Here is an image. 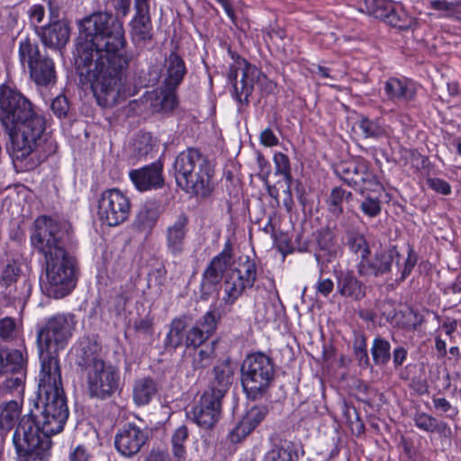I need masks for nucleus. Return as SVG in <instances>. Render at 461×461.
I'll return each instance as SVG.
<instances>
[{
    "instance_id": "1",
    "label": "nucleus",
    "mask_w": 461,
    "mask_h": 461,
    "mask_svg": "<svg viewBox=\"0 0 461 461\" xmlns=\"http://www.w3.org/2000/svg\"><path fill=\"white\" fill-rule=\"evenodd\" d=\"M132 0H113L116 15L95 12L79 23L77 71L90 83L97 104L112 107L117 104L122 90V77L131 56L124 51L127 41L123 21Z\"/></svg>"
},
{
    "instance_id": "2",
    "label": "nucleus",
    "mask_w": 461,
    "mask_h": 461,
    "mask_svg": "<svg viewBox=\"0 0 461 461\" xmlns=\"http://www.w3.org/2000/svg\"><path fill=\"white\" fill-rule=\"evenodd\" d=\"M0 123L8 136L6 151L22 170L36 168L55 152L45 118L21 92L5 85L0 86Z\"/></svg>"
},
{
    "instance_id": "3",
    "label": "nucleus",
    "mask_w": 461,
    "mask_h": 461,
    "mask_svg": "<svg viewBox=\"0 0 461 461\" xmlns=\"http://www.w3.org/2000/svg\"><path fill=\"white\" fill-rule=\"evenodd\" d=\"M34 227L31 244L44 258L41 287L50 297L63 298L77 285V259L66 249L71 239L70 226L42 216L35 221Z\"/></svg>"
},
{
    "instance_id": "4",
    "label": "nucleus",
    "mask_w": 461,
    "mask_h": 461,
    "mask_svg": "<svg viewBox=\"0 0 461 461\" xmlns=\"http://www.w3.org/2000/svg\"><path fill=\"white\" fill-rule=\"evenodd\" d=\"M68 408L61 375L55 362L45 364L39 375L37 399L16 428L32 427L36 436L51 439L61 432L68 418Z\"/></svg>"
},
{
    "instance_id": "5",
    "label": "nucleus",
    "mask_w": 461,
    "mask_h": 461,
    "mask_svg": "<svg viewBox=\"0 0 461 461\" xmlns=\"http://www.w3.org/2000/svg\"><path fill=\"white\" fill-rule=\"evenodd\" d=\"M176 183L186 194L207 197L213 190V169L199 149L188 148L180 152L173 164Z\"/></svg>"
},
{
    "instance_id": "6",
    "label": "nucleus",
    "mask_w": 461,
    "mask_h": 461,
    "mask_svg": "<svg viewBox=\"0 0 461 461\" xmlns=\"http://www.w3.org/2000/svg\"><path fill=\"white\" fill-rule=\"evenodd\" d=\"M75 315L58 313L46 319L37 330V347L41 359V371L44 365L55 362L59 375H61L58 354L68 344L76 329Z\"/></svg>"
},
{
    "instance_id": "7",
    "label": "nucleus",
    "mask_w": 461,
    "mask_h": 461,
    "mask_svg": "<svg viewBox=\"0 0 461 461\" xmlns=\"http://www.w3.org/2000/svg\"><path fill=\"white\" fill-rule=\"evenodd\" d=\"M18 57L21 67L28 70L30 79L40 87H51L56 84L55 63L41 51L38 42L29 37L20 41Z\"/></svg>"
},
{
    "instance_id": "8",
    "label": "nucleus",
    "mask_w": 461,
    "mask_h": 461,
    "mask_svg": "<svg viewBox=\"0 0 461 461\" xmlns=\"http://www.w3.org/2000/svg\"><path fill=\"white\" fill-rule=\"evenodd\" d=\"M228 80L232 85V95L242 106L249 103L254 86L258 83L262 91L267 94L274 92L276 85L269 80L255 66L250 65L245 59L238 57L235 64L231 65L228 72Z\"/></svg>"
},
{
    "instance_id": "9",
    "label": "nucleus",
    "mask_w": 461,
    "mask_h": 461,
    "mask_svg": "<svg viewBox=\"0 0 461 461\" xmlns=\"http://www.w3.org/2000/svg\"><path fill=\"white\" fill-rule=\"evenodd\" d=\"M395 258L396 266L401 271L400 280L403 281L410 276L418 261V255L411 244H408L407 258L402 266L399 260L400 253L396 250L395 247H393L392 249L376 252L372 258L367 257L364 260H359L356 266L357 272L361 277H378L384 276L391 271Z\"/></svg>"
},
{
    "instance_id": "10",
    "label": "nucleus",
    "mask_w": 461,
    "mask_h": 461,
    "mask_svg": "<svg viewBox=\"0 0 461 461\" xmlns=\"http://www.w3.org/2000/svg\"><path fill=\"white\" fill-rule=\"evenodd\" d=\"M273 360L258 352L246 357L241 366V384L247 395L255 400L260 397L274 379Z\"/></svg>"
},
{
    "instance_id": "11",
    "label": "nucleus",
    "mask_w": 461,
    "mask_h": 461,
    "mask_svg": "<svg viewBox=\"0 0 461 461\" xmlns=\"http://www.w3.org/2000/svg\"><path fill=\"white\" fill-rule=\"evenodd\" d=\"M32 427L15 428L12 444L14 447L15 461H49L51 455L52 440L36 436Z\"/></svg>"
},
{
    "instance_id": "12",
    "label": "nucleus",
    "mask_w": 461,
    "mask_h": 461,
    "mask_svg": "<svg viewBox=\"0 0 461 461\" xmlns=\"http://www.w3.org/2000/svg\"><path fill=\"white\" fill-rule=\"evenodd\" d=\"M86 393L91 399L105 401L120 388L121 375L117 367L103 364L85 374Z\"/></svg>"
},
{
    "instance_id": "13",
    "label": "nucleus",
    "mask_w": 461,
    "mask_h": 461,
    "mask_svg": "<svg viewBox=\"0 0 461 461\" xmlns=\"http://www.w3.org/2000/svg\"><path fill=\"white\" fill-rule=\"evenodd\" d=\"M130 212V199L121 190L111 188L101 194L97 213L104 223L118 226L129 218Z\"/></svg>"
},
{
    "instance_id": "14",
    "label": "nucleus",
    "mask_w": 461,
    "mask_h": 461,
    "mask_svg": "<svg viewBox=\"0 0 461 461\" xmlns=\"http://www.w3.org/2000/svg\"><path fill=\"white\" fill-rule=\"evenodd\" d=\"M334 173L344 184L360 194L380 186L377 177L369 170L366 161L341 162L335 167Z\"/></svg>"
},
{
    "instance_id": "15",
    "label": "nucleus",
    "mask_w": 461,
    "mask_h": 461,
    "mask_svg": "<svg viewBox=\"0 0 461 461\" xmlns=\"http://www.w3.org/2000/svg\"><path fill=\"white\" fill-rule=\"evenodd\" d=\"M232 257V244L230 240H228L224 244L222 251L212 258L203 273L201 281L202 300H207L209 296L216 291L224 271L230 265Z\"/></svg>"
},
{
    "instance_id": "16",
    "label": "nucleus",
    "mask_w": 461,
    "mask_h": 461,
    "mask_svg": "<svg viewBox=\"0 0 461 461\" xmlns=\"http://www.w3.org/2000/svg\"><path fill=\"white\" fill-rule=\"evenodd\" d=\"M148 439L147 433L134 423L123 426L115 435L114 445L124 456H132L140 452Z\"/></svg>"
},
{
    "instance_id": "17",
    "label": "nucleus",
    "mask_w": 461,
    "mask_h": 461,
    "mask_svg": "<svg viewBox=\"0 0 461 461\" xmlns=\"http://www.w3.org/2000/svg\"><path fill=\"white\" fill-rule=\"evenodd\" d=\"M221 404L222 399L204 392L192 411L194 421L201 428L212 429L220 420Z\"/></svg>"
},
{
    "instance_id": "18",
    "label": "nucleus",
    "mask_w": 461,
    "mask_h": 461,
    "mask_svg": "<svg viewBox=\"0 0 461 461\" xmlns=\"http://www.w3.org/2000/svg\"><path fill=\"white\" fill-rule=\"evenodd\" d=\"M149 0H135V14L130 23L132 41L137 44L152 40L153 26L149 14Z\"/></svg>"
},
{
    "instance_id": "19",
    "label": "nucleus",
    "mask_w": 461,
    "mask_h": 461,
    "mask_svg": "<svg viewBox=\"0 0 461 461\" xmlns=\"http://www.w3.org/2000/svg\"><path fill=\"white\" fill-rule=\"evenodd\" d=\"M235 367L229 358L218 362L210 373L205 393L223 399L234 378Z\"/></svg>"
},
{
    "instance_id": "20",
    "label": "nucleus",
    "mask_w": 461,
    "mask_h": 461,
    "mask_svg": "<svg viewBox=\"0 0 461 461\" xmlns=\"http://www.w3.org/2000/svg\"><path fill=\"white\" fill-rule=\"evenodd\" d=\"M129 176L135 187L140 192L158 189L165 184L163 165L160 161L153 162L139 169H133Z\"/></svg>"
},
{
    "instance_id": "21",
    "label": "nucleus",
    "mask_w": 461,
    "mask_h": 461,
    "mask_svg": "<svg viewBox=\"0 0 461 461\" xmlns=\"http://www.w3.org/2000/svg\"><path fill=\"white\" fill-rule=\"evenodd\" d=\"M50 18V23L41 28V39L42 43L55 50H61L69 41L70 26L68 21L58 18Z\"/></svg>"
},
{
    "instance_id": "22",
    "label": "nucleus",
    "mask_w": 461,
    "mask_h": 461,
    "mask_svg": "<svg viewBox=\"0 0 461 461\" xmlns=\"http://www.w3.org/2000/svg\"><path fill=\"white\" fill-rule=\"evenodd\" d=\"M189 219L185 213H180L166 229V247L173 257H179L185 250V238L188 232Z\"/></svg>"
},
{
    "instance_id": "23",
    "label": "nucleus",
    "mask_w": 461,
    "mask_h": 461,
    "mask_svg": "<svg viewBox=\"0 0 461 461\" xmlns=\"http://www.w3.org/2000/svg\"><path fill=\"white\" fill-rule=\"evenodd\" d=\"M267 413L268 408L266 405L251 407L229 433L230 440L232 443L240 442L262 422Z\"/></svg>"
},
{
    "instance_id": "24",
    "label": "nucleus",
    "mask_w": 461,
    "mask_h": 461,
    "mask_svg": "<svg viewBox=\"0 0 461 461\" xmlns=\"http://www.w3.org/2000/svg\"><path fill=\"white\" fill-rule=\"evenodd\" d=\"M337 293L344 299L360 302L366 295V284L358 279L353 270L341 271L337 276Z\"/></svg>"
},
{
    "instance_id": "25",
    "label": "nucleus",
    "mask_w": 461,
    "mask_h": 461,
    "mask_svg": "<svg viewBox=\"0 0 461 461\" xmlns=\"http://www.w3.org/2000/svg\"><path fill=\"white\" fill-rule=\"evenodd\" d=\"M384 89L388 100L406 104L415 100L418 86L406 77H390L384 82Z\"/></svg>"
},
{
    "instance_id": "26",
    "label": "nucleus",
    "mask_w": 461,
    "mask_h": 461,
    "mask_svg": "<svg viewBox=\"0 0 461 461\" xmlns=\"http://www.w3.org/2000/svg\"><path fill=\"white\" fill-rule=\"evenodd\" d=\"M318 250L315 258L321 267V272L328 264L334 262L340 255L341 249L337 244L335 236L329 229L321 230L317 236Z\"/></svg>"
},
{
    "instance_id": "27",
    "label": "nucleus",
    "mask_w": 461,
    "mask_h": 461,
    "mask_svg": "<svg viewBox=\"0 0 461 461\" xmlns=\"http://www.w3.org/2000/svg\"><path fill=\"white\" fill-rule=\"evenodd\" d=\"M104 363L100 356L99 347L95 342L89 339L80 342L76 353V364L84 374Z\"/></svg>"
},
{
    "instance_id": "28",
    "label": "nucleus",
    "mask_w": 461,
    "mask_h": 461,
    "mask_svg": "<svg viewBox=\"0 0 461 461\" xmlns=\"http://www.w3.org/2000/svg\"><path fill=\"white\" fill-rule=\"evenodd\" d=\"M23 404L15 400L3 402L0 403V432L5 437L11 430H14L20 423Z\"/></svg>"
},
{
    "instance_id": "29",
    "label": "nucleus",
    "mask_w": 461,
    "mask_h": 461,
    "mask_svg": "<svg viewBox=\"0 0 461 461\" xmlns=\"http://www.w3.org/2000/svg\"><path fill=\"white\" fill-rule=\"evenodd\" d=\"M27 359L23 352L15 348H0V374L26 370Z\"/></svg>"
},
{
    "instance_id": "30",
    "label": "nucleus",
    "mask_w": 461,
    "mask_h": 461,
    "mask_svg": "<svg viewBox=\"0 0 461 461\" xmlns=\"http://www.w3.org/2000/svg\"><path fill=\"white\" fill-rule=\"evenodd\" d=\"M158 392V384L151 377H141L135 381L132 389V398L136 405L149 404Z\"/></svg>"
},
{
    "instance_id": "31",
    "label": "nucleus",
    "mask_w": 461,
    "mask_h": 461,
    "mask_svg": "<svg viewBox=\"0 0 461 461\" xmlns=\"http://www.w3.org/2000/svg\"><path fill=\"white\" fill-rule=\"evenodd\" d=\"M166 77L164 80L165 86L171 89H176L182 82L186 68L184 60L176 53L173 52L166 59Z\"/></svg>"
},
{
    "instance_id": "32",
    "label": "nucleus",
    "mask_w": 461,
    "mask_h": 461,
    "mask_svg": "<svg viewBox=\"0 0 461 461\" xmlns=\"http://www.w3.org/2000/svg\"><path fill=\"white\" fill-rule=\"evenodd\" d=\"M247 288L250 287L245 285L242 280V276L230 271L224 281V295L222 297V301L226 305H233Z\"/></svg>"
},
{
    "instance_id": "33",
    "label": "nucleus",
    "mask_w": 461,
    "mask_h": 461,
    "mask_svg": "<svg viewBox=\"0 0 461 461\" xmlns=\"http://www.w3.org/2000/svg\"><path fill=\"white\" fill-rule=\"evenodd\" d=\"M159 216L160 211L158 206L146 205L139 212L134 225L139 231L148 236L151 234Z\"/></svg>"
},
{
    "instance_id": "34",
    "label": "nucleus",
    "mask_w": 461,
    "mask_h": 461,
    "mask_svg": "<svg viewBox=\"0 0 461 461\" xmlns=\"http://www.w3.org/2000/svg\"><path fill=\"white\" fill-rule=\"evenodd\" d=\"M186 328V321L185 318L173 319L165 339V347L167 348L176 349L181 346H185Z\"/></svg>"
},
{
    "instance_id": "35",
    "label": "nucleus",
    "mask_w": 461,
    "mask_h": 461,
    "mask_svg": "<svg viewBox=\"0 0 461 461\" xmlns=\"http://www.w3.org/2000/svg\"><path fill=\"white\" fill-rule=\"evenodd\" d=\"M346 247L349 251L358 257L360 260L366 259L371 254L369 243L364 234L355 230L346 231Z\"/></svg>"
},
{
    "instance_id": "36",
    "label": "nucleus",
    "mask_w": 461,
    "mask_h": 461,
    "mask_svg": "<svg viewBox=\"0 0 461 461\" xmlns=\"http://www.w3.org/2000/svg\"><path fill=\"white\" fill-rule=\"evenodd\" d=\"M32 293V285L26 277L3 289L4 295L13 303L24 305Z\"/></svg>"
},
{
    "instance_id": "37",
    "label": "nucleus",
    "mask_w": 461,
    "mask_h": 461,
    "mask_svg": "<svg viewBox=\"0 0 461 461\" xmlns=\"http://www.w3.org/2000/svg\"><path fill=\"white\" fill-rule=\"evenodd\" d=\"M189 437V429L185 425L176 428L171 436V452L176 461H185L187 451L185 442Z\"/></svg>"
},
{
    "instance_id": "38",
    "label": "nucleus",
    "mask_w": 461,
    "mask_h": 461,
    "mask_svg": "<svg viewBox=\"0 0 461 461\" xmlns=\"http://www.w3.org/2000/svg\"><path fill=\"white\" fill-rule=\"evenodd\" d=\"M217 341L212 340L195 349L192 357V367L194 370L204 369L211 366L216 357Z\"/></svg>"
},
{
    "instance_id": "39",
    "label": "nucleus",
    "mask_w": 461,
    "mask_h": 461,
    "mask_svg": "<svg viewBox=\"0 0 461 461\" xmlns=\"http://www.w3.org/2000/svg\"><path fill=\"white\" fill-rule=\"evenodd\" d=\"M352 199L351 192H348L339 186L334 187L326 200L328 210L333 216L339 218L344 212L343 203L350 202Z\"/></svg>"
},
{
    "instance_id": "40",
    "label": "nucleus",
    "mask_w": 461,
    "mask_h": 461,
    "mask_svg": "<svg viewBox=\"0 0 461 461\" xmlns=\"http://www.w3.org/2000/svg\"><path fill=\"white\" fill-rule=\"evenodd\" d=\"M285 312V307L278 295L270 296L263 304L262 308L258 309V314L261 316L262 321L266 322H275Z\"/></svg>"
},
{
    "instance_id": "41",
    "label": "nucleus",
    "mask_w": 461,
    "mask_h": 461,
    "mask_svg": "<svg viewBox=\"0 0 461 461\" xmlns=\"http://www.w3.org/2000/svg\"><path fill=\"white\" fill-rule=\"evenodd\" d=\"M383 19L389 25L400 30H408L412 23L411 17L406 14L402 6L393 2Z\"/></svg>"
},
{
    "instance_id": "42",
    "label": "nucleus",
    "mask_w": 461,
    "mask_h": 461,
    "mask_svg": "<svg viewBox=\"0 0 461 461\" xmlns=\"http://www.w3.org/2000/svg\"><path fill=\"white\" fill-rule=\"evenodd\" d=\"M413 422L417 428L426 432H444L448 426L444 421H438L435 417L424 411H416Z\"/></svg>"
},
{
    "instance_id": "43",
    "label": "nucleus",
    "mask_w": 461,
    "mask_h": 461,
    "mask_svg": "<svg viewBox=\"0 0 461 461\" xmlns=\"http://www.w3.org/2000/svg\"><path fill=\"white\" fill-rule=\"evenodd\" d=\"M371 355L375 366H386L392 357L389 341L380 336L375 337L372 343Z\"/></svg>"
},
{
    "instance_id": "44",
    "label": "nucleus",
    "mask_w": 461,
    "mask_h": 461,
    "mask_svg": "<svg viewBox=\"0 0 461 461\" xmlns=\"http://www.w3.org/2000/svg\"><path fill=\"white\" fill-rule=\"evenodd\" d=\"M24 278H26V276L23 274L20 263L11 260L6 263L1 271L0 286L5 289Z\"/></svg>"
},
{
    "instance_id": "45",
    "label": "nucleus",
    "mask_w": 461,
    "mask_h": 461,
    "mask_svg": "<svg viewBox=\"0 0 461 461\" xmlns=\"http://www.w3.org/2000/svg\"><path fill=\"white\" fill-rule=\"evenodd\" d=\"M429 6L438 12L439 18H448L461 13V1L431 0Z\"/></svg>"
},
{
    "instance_id": "46",
    "label": "nucleus",
    "mask_w": 461,
    "mask_h": 461,
    "mask_svg": "<svg viewBox=\"0 0 461 461\" xmlns=\"http://www.w3.org/2000/svg\"><path fill=\"white\" fill-rule=\"evenodd\" d=\"M358 127L365 138L379 139L386 136L385 128L377 120L363 117L358 122Z\"/></svg>"
},
{
    "instance_id": "47",
    "label": "nucleus",
    "mask_w": 461,
    "mask_h": 461,
    "mask_svg": "<svg viewBox=\"0 0 461 461\" xmlns=\"http://www.w3.org/2000/svg\"><path fill=\"white\" fill-rule=\"evenodd\" d=\"M176 89H171L165 86L164 88H161L159 91H156L153 95L156 97V101L158 103L154 104L153 106L156 107L159 105V110L163 112L172 111L176 105V98L175 95Z\"/></svg>"
},
{
    "instance_id": "48",
    "label": "nucleus",
    "mask_w": 461,
    "mask_h": 461,
    "mask_svg": "<svg viewBox=\"0 0 461 461\" xmlns=\"http://www.w3.org/2000/svg\"><path fill=\"white\" fill-rule=\"evenodd\" d=\"M231 271L241 276L245 285H249L250 288L254 285L257 279V265L255 261L249 259V257H246L245 261L240 263L239 267Z\"/></svg>"
},
{
    "instance_id": "49",
    "label": "nucleus",
    "mask_w": 461,
    "mask_h": 461,
    "mask_svg": "<svg viewBox=\"0 0 461 461\" xmlns=\"http://www.w3.org/2000/svg\"><path fill=\"white\" fill-rule=\"evenodd\" d=\"M10 375L11 376L6 378L3 384H0V388L9 393L22 392L24 387L26 370L10 373Z\"/></svg>"
},
{
    "instance_id": "50",
    "label": "nucleus",
    "mask_w": 461,
    "mask_h": 461,
    "mask_svg": "<svg viewBox=\"0 0 461 461\" xmlns=\"http://www.w3.org/2000/svg\"><path fill=\"white\" fill-rule=\"evenodd\" d=\"M274 162L276 173L283 175L288 185H290L292 175L289 158L284 153L277 152L274 155ZM287 192L290 194V186L287 187Z\"/></svg>"
},
{
    "instance_id": "51",
    "label": "nucleus",
    "mask_w": 461,
    "mask_h": 461,
    "mask_svg": "<svg viewBox=\"0 0 461 461\" xmlns=\"http://www.w3.org/2000/svg\"><path fill=\"white\" fill-rule=\"evenodd\" d=\"M220 319V313L215 311H208L201 317L195 325L199 326L208 337H211L215 331Z\"/></svg>"
},
{
    "instance_id": "52",
    "label": "nucleus",
    "mask_w": 461,
    "mask_h": 461,
    "mask_svg": "<svg viewBox=\"0 0 461 461\" xmlns=\"http://www.w3.org/2000/svg\"><path fill=\"white\" fill-rule=\"evenodd\" d=\"M209 337L203 331V330L199 326H193L192 328L187 330L186 337H185V347L186 348H194L197 349L201 346L206 344V340Z\"/></svg>"
},
{
    "instance_id": "53",
    "label": "nucleus",
    "mask_w": 461,
    "mask_h": 461,
    "mask_svg": "<svg viewBox=\"0 0 461 461\" xmlns=\"http://www.w3.org/2000/svg\"><path fill=\"white\" fill-rule=\"evenodd\" d=\"M134 152L139 158L148 156L154 148L152 136L149 133H143L140 135L135 140Z\"/></svg>"
},
{
    "instance_id": "54",
    "label": "nucleus",
    "mask_w": 461,
    "mask_h": 461,
    "mask_svg": "<svg viewBox=\"0 0 461 461\" xmlns=\"http://www.w3.org/2000/svg\"><path fill=\"white\" fill-rule=\"evenodd\" d=\"M18 330L15 320L5 317L0 320V338L5 341H12L17 338Z\"/></svg>"
},
{
    "instance_id": "55",
    "label": "nucleus",
    "mask_w": 461,
    "mask_h": 461,
    "mask_svg": "<svg viewBox=\"0 0 461 461\" xmlns=\"http://www.w3.org/2000/svg\"><path fill=\"white\" fill-rule=\"evenodd\" d=\"M432 403L434 409L438 412L445 414L447 418L454 419L458 414V409L453 406L445 397L434 395L432 396Z\"/></svg>"
},
{
    "instance_id": "56",
    "label": "nucleus",
    "mask_w": 461,
    "mask_h": 461,
    "mask_svg": "<svg viewBox=\"0 0 461 461\" xmlns=\"http://www.w3.org/2000/svg\"><path fill=\"white\" fill-rule=\"evenodd\" d=\"M366 6L369 13L375 17L384 18L385 13L393 4L391 0H365Z\"/></svg>"
},
{
    "instance_id": "57",
    "label": "nucleus",
    "mask_w": 461,
    "mask_h": 461,
    "mask_svg": "<svg viewBox=\"0 0 461 461\" xmlns=\"http://www.w3.org/2000/svg\"><path fill=\"white\" fill-rule=\"evenodd\" d=\"M264 461H294V454L289 448L275 447L266 454Z\"/></svg>"
},
{
    "instance_id": "58",
    "label": "nucleus",
    "mask_w": 461,
    "mask_h": 461,
    "mask_svg": "<svg viewBox=\"0 0 461 461\" xmlns=\"http://www.w3.org/2000/svg\"><path fill=\"white\" fill-rule=\"evenodd\" d=\"M360 209L366 216L370 218L376 217L382 210L381 202L378 198L366 196L360 203Z\"/></svg>"
},
{
    "instance_id": "59",
    "label": "nucleus",
    "mask_w": 461,
    "mask_h": 461,
    "mask_svg": "<svg viewBox=\"0 0 461 461\" xmlns=\"http://www.w3.org/2000/svg\"><path fill=\"white\" fill-rule=\"evenodd\" d=\"M129 298L126 294L120 293L111 296L108 301V311L115 316L121 315L124 312Z\"/></svg>"
},
{
    "instance_id": "60",
    "label": "nucleus",
    "mask_w": 461,
    "mask_h": 461,
    "mask_svg": "<svg viewBox=\"0 0 461 461\" xmlns=\"http://www.w3.org/2000/svg\"><path fill=\"white\" fill-rule=\"evenodd\" d=\"M69 109L68 102L64 95L57 96L51 103V110L53 113L59 117H66Z\"/></svg>"
},
{
    "instance_id": "61",
    "label": "nucleus",
    "mask_w": 461,
    "mask_h": 461,
    "mask_svg": "<svg viewBox=\"0 0 461 461\" xmlns=\"http://www.w3.org/2000/svg\"><path fill=\"white\" fill-rule=\"evenodd\" d=\"M92 454L84 445H77L68 455V461H92Z\"/></svg>"
},
{
    "instance_id": "62",
    "label": "nucleus",
    "mask_w": 461,
    "mask_h": 461,
    "mask_svg": "<svg viewBox=\"0 0 461 461\" xmlns=\"http://www.w3.org/2000/svg\"><path fill=\"white\" fill-rule=\"evenodd\" d=\"M427 184L429 188H431L432 190L438 194L447 195L451 193L450 185L441 178L429 177L427 179Z\"/></svg>"
},
{
    "instance_id": "63",
    "label": "nucleus",
    "mask_w": 461,
    "mask_h": 461,
    "mask_svg": "<svg viewBox=\"0 0 461 461\" xmlns=\"http://www.w3.org/2000/svg\"><path fill=\"white\" fill-rule=\"evenodd\" d=\"M345 415L352 425L355 424L357 433L364 431V423L355 407L346 405Z\"/></svg>"
},
{
    "instance_id": "64",
    "label": "nucleus",
    "mask_w": 461,
    "mask_h": 461,
    "mask_svg": "<svg viewBox=\"0 0 461 461\" xmlns=\"http://www.w3.org/2000/svg\"><path fill=\"white\" fill-rule=\"evenodd\" d=\"M133 328L136 332L142 335H152L153 333V322L149 317L136 321Z\"/></svg>"
}]
</instances>
